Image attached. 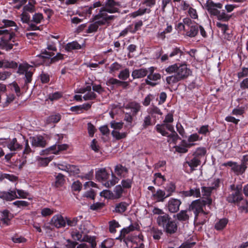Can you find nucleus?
Masks as SVG:
<instances>
[{
	"label": "nucleus",
	"mask_w": 248,
	"mask_h": 248,
	"mask_svg": "<svg viewBox=\"0 0 248 248\" xmlns=\"http://www.w3.org/2000/svg\"><path fill=\"white\" fill-rule=\"evenodd\" d=\"M108 86L113 85L115 87H122L124 89H126L129 86V83L125 80H120L116 78H111L106 82Z\"/></svg>",
	"instance_id": "16"
},
{
	"label": "nucleus",
	"mask_w": 248,
	"mask_h": 248,
	"mask_svg": "<svg viewBox=\"0 0 248 248\" xmlns=\"http://www.w3.org/2000/svg\"><path fill=\"white\" fill-rule=\"evenodd\" d=\"M181 79L176 74L173 76H169L166 78V81L168 84H171L176 83Z\"/></svg>",
	"instance_id": "55"
},
{
	"label": "nucleus",
	"mask_w": 248,
	"mask_h": 248,
	"mask_svg": "<svg viewBox=\"0 0 248 248\" xmlns=\"http://www.w3.org/2000/svg\"><path fill=\"white\" fill-rule=\"evenodd\" d=\"M205 7L211 17H215L221 22H227L232 17V15L222 9L223 4L220 2L215 3L212 0H207Z\"/></svg>",
	"instance_id": "3"
},
{
	"label": "nucleus",
	"mask_w": 248,
	"mask_h": 248,
	"mask_svg": "<svg viewBox=\"0 0 248 248\" xmlns=\"http://www.w3.org/2000/svg\"><path fill=\"white\" fill-rule=\"evenodd\" d=\"M81 216L72 218L66 217V222L67 225L69 226H75L77 225L78 222L79 221V219H81Z\"/></svg>",
	"instance_id": "48"
},
{
	"label": "nucleus",
	"mask_w": 248,
	"mask_h": 248,
	"mask_svg": "<svg viewBox=\"0 0 248 248\" xmlns=\"http://www.w3.org/2000/svg\"><path fill=\"white\" fill-rule=\"evenodd\" d=\"M82 242L88 243L91 248H96V237L90 236L87 234L84 235L82 238Z\"/></svg>",
	"instance_id": "31"
},
{
	"label": "nucleus",
	"mask_w": 248,
	"mask_h": 248,
	"mask_svg": "<svg viewBox=\"0 0 248 248\" xmlns=\"http://www.w3.org/2000/svg\"><path fill=\"white\" fill-rule=\"evenodd\" d=\"M34 71V69H33V67L31 66V68L29 69L25 73V83L28 84L31 82L32 80V77L33 75V71Z\"/></svg>",
	"instance_id": "49"
},
{
	"label": "nucleus",
	"mask_w": 248,
	"mask_h": 248,
	"mask_svg": "<svg viewBox=\"0 0 248 248\" xmlns=\"http://www.w3.org/2000/svg\"><path fill=\"white\" fill-rule=\"evenodd\" d=\"M222 166L224 167H231L232 171L237 175H242L245 173L248 168V166L244 165V163H241V164L239 165L236 162H233L232 161L225 162L222 164Z\"/></svg>",
	"instance_id": "7"
},
{
	"label": "nucleus",
	"mask_w": 248,
	"mask_h": 248,
	"mask_svg": "<svg viewBox=\"0 0 248 248\" xmlns=\"http://www.w3.org/2000/svg\"><path fill=\"white\" fill-rule=\"evenodd\" d=\"M61 119V115L59 113L51 115L47 117L46 122L48 124L57 123Z\"/></svg>",
	"instance_id": "47"
},
{
	"label": "nucleus",
	"mask_w": 248,
	"mask_h": 248,
	"mask_svg": "<svg viewBox=\"0 0 248 248\" xmlns=\"http://www.w3.org/2000/svg\"><path fill=\"white\" fill-rule=\"evenodd\" d=\"M188 141L191 144H193V146L197 145V143H195V142L197 141H201L202 140V137H200L198 133H193L190 135H189L188 138Z\"/></svg>",
	"instance_id": "44"
},
{
	"label": "nucleus",
	"mask_w": 248,
	"mask_h": 248,
	"mask_svg": "<svg viewBox=\"0 0 248 248\" xmlns=\"http://www.w3.org/2000/svg\"><path fill=\"white\" fill-rule=\"evenodd\" d=\"M173 120V114L169 113L166 115L163 123L157 124L155 129L162 136L167 137L171 139L172 142L175 144L178 140L181 139L175 131L173 125L171 124Z\"/></svg>",
	"instance_id": "2"
},
{
	"label": "nucleus",
	"mask_w": 248,
	"mask_h": 248,
	"mask_svg": "<svg viewBox=\"0 0 248 248\" xmlns=\"http://www.w3.org/2000/svg\"><path fill=\"white\" fill-rule=\"evenodd\" d=\"M13 217V215L7 209L0 213V226L5 227L10 225L11 220Z\"/></svg>",
	"instance_id": "8"
},
{
	"label": "nucleus",
	"mask_w": 248,
	"mask_h": 248,
	"mask_svg": "<svg viewBox=\"0 0 248 248\" xmlns=\"http://www.w3.org/2000/svg\"><path fill=\"white\" fill-rule=\"evenodd\" d=\"M114 245V242L111 239H107L103 241L100 246V248H110Z\"/></svg>",
	"instance_id": "56"
},
{
	"label": "nucleus",
	"mask_w": 248,
	"mask_h": 248,
	"mask_svg": "<svg viewBox=\"0 0 248 248\" xmlns=\"http://www.w3.org/2000/svg\"><path fill=\"white\" fill-rule=\"evenodd\" d=\"M18 71L17 72L19 74H25L29 69L31 68V66L30 65L28 64H20L18 65Z\"/></svg>",
	"instance_id": "54"
},
{
	"label": "nucleus",
	"mask_w": 248,
	"mask_h": 248,
	"mask_svg": "<svg viewBox=\"0 0 248 248\" xmlns=\"http://www.w3.org/2000/svg\"><path fill=\"white\" fill-rule=\"evenodd\" d=\"M106 8H103L105 12L109 13H115L118 12V8L115 7V6H119L120 5L119 2L116 1V0H106L105 3Z\"/></svg>",
	"instance_id": "12"
},
{
	"label": "nucleus",
	"mask_w": 248,
	"mask_h": 248,
	"mask_svg": "<svg viewBox=\"0 0 248 248\" xmlns=\"http://www.w3.org/2000/svg\"><path fill=\"white\" fill-rule=\"evenodd\" d=\"M133 183V177L132 178H124L121 182V186L125 189H131L132 184Z\"/></svg>",
	"instance_id": "40"
},
{
	"label": "nucleus",
	"mask_w": 248,
	"mask_h": 248,
	"mask_svg": "<svg viewBox=\"0 0 248 248\" xmlns=\"http://www.w3.org/2000/svg\"><path fill=\"white\" fill-rule=\"evenodd\" d=\"M67 170V171L73 172V174H78L80 172V170L78 166L73 165H67L66 167Z\"/></svg>",
	"instance_id": "61"
},
{
	"label": "nucleus",
	"mask_w": 248,
	"mask_h": 248,
	"mask_svg": "<svg viewBox=\"0 0 248 248\" xmlns=\"http://www.w3.org/2000/svg\"><path fill=\"white\" fill-rule=\"evenodd\" d=\"M65 180L64 179V175L62 174L59 173L57 176H55V182L54 186L57 188H59L63 186L65 183Z\"/></svg>",
	"instance_id": "37"
},
{
	"label": "nucleus",
	"mask_w": 248,
	"mask_h": 248,
	"mask_svg": "<svg viewBox=\"0 0 248 248\" xmlns=\"http://www.w3.org/2000/svg\"><path fill=\"white\" fill-rule=\"evenodd\" d=\"M113 192L115 200L121 198L123 194L125 192V190L121 186V185L115 186Z\"/></svg>",
	"instance_id": "36"
},
{
	"label": "nucleus",
	"mask_w": 248,
	"mask_h": 248,
	"mask_svg": "<svg viewBox=\"0 0 248 248\" xmlns=\"http://www.w3.org/2000/svg\"><path fill=\"white\" fill-rule=\"evenodd\" d=\"M206 149L205 147H198L196 149V151L193 153V156L201 160L202 158L206 154Z\"/></svg>",
	"instance_id": "34"
},
{
	"label": "nucleus",
	"mask_w": 248,
	"mask_h": 248,
	"mask_svg": "<svg viewBox=\"0 0 248 248\" xmlns=\"http://www.w3.org/2000/svg\"><path fill=\"white\" fill-rule=\"evenodd\" d=\"M24 148L23 151L22 157L24 158H26L27 155L33 152V151L29 145V140L28 139H25L24 138Z\"/></svg>",
	"instance_id": "43"
},
{
	"label": "nucleus",
	"mask_w": 248,
	"mask_h": 248,
	"mask_svg": "<svg viewBox=\"0 0 248 248\" xmlns=\"http://www.w3.org/2000/svg\"><path fill=\"white\" fill-rule=\"evenodd\" d=\"M111 178L112 179L107 181L105 184V186L107 187H110L112 186H114L117 184L120 181L119 177H117V175L111 170Z\"/></svg>",
	"instance_id": "38"
},
{
	"label": "nucleus",
	"mask_w": 248,
	"mask_h": 248,
	"mask_svg": "<svg viewBox=\"0 0 248 248\" xmlns=\"http://www.w3.org/2000/svg\"><path fill=\"white\" fill-rule=\"evenodd\" d=\"M133 116H134L131 114L130 113L126 112L124 113V121L127 123L125 125V127L128 129L132 128L134 126V125L132 124Z\"/></svg>",
	"instance_id": "39"
},
{
	"label": "nucleus",
	"mask_w": 248,
	"mask_h": 248,
	"mask_svg": "<svg viewBox=\"0 0 248 248\" xmlns=\"http://www.w3.org/2000/svg\"><path fill=\"white\" fill-rule=\"evenodd\" d=\"M109 174L105 168H102L97 170L95 173V177L97 180L105 183L108 181Z\"/></svg>",
	"instance_id": "19"
},
{
	"label": "nucleus",
	"mask_w": 248,
	"mask_h": 248,
	"mask_svg": "<svg viewBox=\"0 0 248 248\" xmlns=\"http://www.w3.org/2000/svg\"><path fill=\"white\" fill-rule=\"evenodd\" d=\"M227 201L231 203H238L243 200L242 190H237L230 194L227 197Z\"/></svg>",
	"instance_id": "11"
},
{
	"label": "nucleus",
	"mask_w": 248,
	"mask_h": 248,
	"mask_svg": "<svg viewBox=\"0 0 248 248\" xmlns=\"http://www.w3.org/2000/svg\"><path fill=\"white\" fill-rule=\"evenodd\" d=\"M129 70L126 68L120 71L118 75V78L122 80H126L129 77Z\"/></svg>",
	"instance_id": "50"
},
{
	"label": "nucleus",
	"mask_w": 248,
	"mask_h": 248,
	"mask_svg": "<svg viewBox=\"0 0 248 248\" xmlns=\"http://www.w3.org/2000/svg\"><path fill=\"white\" fill-rule=\"evenodd\" d=\"M100 195L106 199L115 200L113 194V192L109 190H105L101 192Z\"/></svg>",
	"instance_id": "58"
},
{
	"label": "nucleus",
	"mask_w": 248,
	"mask_h": 248,
	"mask_svg": "<svg viewBox=\"0 0 248 248\" xmlns=\"http://www.w3.org/2000/svg\"><path fill=\"white\" fill-rule=\"evenodd\" d=\"M202 161L197 158L193 156L189 161H186L185 164H187L190 168L191 171L196 170V168L201 164Z\"/></svg>",
	"instance_id": "26"
},
{
	"label": "nucleus",
	"mask_w": 248,
	"mask_h": 248,
	"mask_svg": "<svg viewBox=\"0 0 248 248\" xmlns=\"http://www.w3.org/2000/svg\"><path fill=\"white\" fill-rule=\"evenodd\" d=\"M81 48V45L76 41L68 43L64 46V49L67 52H71L72 50H78Z\"/></svg>",
	"instance_id": "29"
},
{
	"label": "nucleus",
	"mask_w": 248,
	"mask_h": 248,
	"mask_svg": "<svg viewBox=\"0 0 248 248\" xmlns=\"http://www.w3.org/2000/svg\"><path fill=\"white\" fill-rule=\"evenodd\" d=\"M43 19L44 16L42 14L40 13H35L32 16V19L31 21H33L36 24H39L41 22Z\"/></svg>",
	"instance_id": "64"
},
{
	"label": "nucleus",
	"mask_w": 248,
	"mask_h": 248,
	"mask_svg": "<svg viewBox=\"0 0 248 248\" xmlns=\"http://www.w3.org/2000/svg\"><path fill=\"white\" fill-rule=\"evenodd\" d=\"M202 197L211 198V194L213 191L209 186H202L201 187Z\"/></svg>",
	"instance_id": "52"
},
{
	"label": "nucleus",
	"mask_w": 248,
	"mask_h": 248,
	"mask_svg": "<svg viewBox=\"0 0 248 248\" xmlns=\"http://www.w3.org/2000/svg\"><path fill=\"white\" fill-rule=\"evenodd\" d=\"M122 67V65L118 62H114L109 67V73H112L118 71Z\"/></svg>",
	"instance_id": "57"
},
{
	"label": "nucleus",
	"mask_w": 248,
	"mask_h": 248,
	"mask_svg": "<svg viewBox=\"0 0 248 248\" xmlns=\"http://www.w3.org/2000/svg\"><path fill=\"white\" fill-rule=\"evenodd\" d=\"M52 224L58 228L64 227L66 224V220L62 216L56 215L52 217L51 220Z\"/></svg>",
	"instance_id": "20"
},
{
	"label": "nucleus",
	"mask_w": 248,
	"mask_h": 248,
	"mask_svg": "<svg viewBox=\"0 0 248 248\" xmlns=\"http://www.w3.org/2000/svg\"><path fill=\"white\" fill-rule=\"evenodd\" d=\"M18 67V63L13 61L4 62V67L6 68L16 69Z\"/></svg>",
	"instance_id": "59"
},
{
	"label": "nucleus",
	"mask_w": 248,
	"mask_h": 248,
	"mask_svg": "<svg viewBox=\"0 0 248 248\" xmlns=\"http://www.w3.org/2000/svg\"><path fill=\"white\" fill-rule=\"evenodd\" d=\"M184 52L180 47L175 46L172 47L171 52L169 54L170 58H174L176 60L179 61L182 58Z\"/></svg>",
	"instance_id": "25"
},
{
	"label": "nucleus",
	"mask_w": 248,
	"mask_h": 248,
	"mask_svg": "<svg viewBox=\"0 0 248 248\" xmlns=\"http://www.w3.org/2000/svg\"><path fill=\"white\" fill-rule=\"evenodd\" d=\"M148 70L146 68H140L134 70L132 73L131 76L133 79L141 78L147 76Z\"/></svg>",
	"instance_id": "22"
},
{
	"label": "nucleus",
	"mask_w": 248,
	"mask_h": 248,
	"mask_svg": "<svg viewBox=\"0 0 248 248\" xmlns=\"http://www.w3.org/2000/svg\"><path fill=\"white\" fill-rule=\"evenodd\" d=\"M30 139L32 146L44 148L46 144L44 137L41 135L30 137Z\"/></svg>",
	"instance_id": "14"
},
{
	"label": "nucleus",
	"mask_w": 248,
	"mask_h": 248,
	"mask_svg": "<svg viewBox=\"0 0 248 248\" xmlns=\"http://www.w3.org/2000/svg\"><path fill=\"white\" fill-rule=\"evenodd\" d=\"M228 223V219L226 218H223L219 219L215 225V229L217 231L223 230L227 226Z\"/></svg>",
	"instance_id": "35"
},
{
	"label": "nucleus",
	"mask_w": 248,
	"mask_h": 248,
	"mask_svg": "<svg viewBox=\"0 0 248 248\" xmlns=\"http://www.w3.org/2000/svg\"><path fill=\"white\" fill-rule=\"evenodd\" d=\"M190 70L186 64H179L176 75L182 80L187 78L190 75Z\"/></svg>",
	"instance_id": "13"
},
{
	"label": "nucleus",
	"mask_w": 248,
	"mask_h": 248,
	"mask_svg": "<svg viewBox=\"0 0 248 248\" xmlns=\"http://www.w3.org/2000/svg\"><path fill=\"white\" fill-rule=\"evenodd\" d=\"M164 232L167 234H172L175 233L178 229V225L175 221L172 218L162 227Z\"/></svg>",
	"instance_id": "10"
},
{
	"label": "nucleus",
	"mask_w": 248,
	"mask_h": 248,
	"mask_svg": "<svg viewBox=\"0 0 248 248\" xmlns=\"http://www.w3.org/2000/svg\"><path fill=\"white\" fill-rule=\"evenodd\" d=\"M128 205L129 204L127 203L126 202H121L116 204L115 210L113 211V212L120 214H122L126 210Z\"/></svg>",
	"instance_id": "33"
},
{
	"label": "nucleus",
	"mask_w": 248,
	"mask_h": 248,
	"mask_svg": "<svg viewBox=\"0 0 248 248\" xmlns=\"http://www.w3.org/2000/svg\"><path fill=\"white\" fill-rule=\"evenodd\" d=\"M189 27V30L186 32V35L191 38L195 37L199 32V24L196 23Z\"/></svg>",
	"instance_id": "30"
},
{
	"label": "nucleus",
	"mask_w": 248,
	"mask_h": 248,
	"mask_svg": "<svg viewBox=\"0 0 248 248\" xmlns=\"http://www.w3.org/2000/svg\"><path fill=\"white\" fill-rule=\"evenodd\" d=\"M7 146L11 151H19L22 148V145L17 142L16 138L10 140L7 144Z\"/></svg>",
	"instance_id": "23"
},
{
	"label": "nucleus",
	"mask_w": 248,
	"mask_h": 248,
	"mask_svg": "<svg viewBox=\"0 0 248 248\" xmlns=\"http://www.w3.org/2000/svg\"><path fill=\"white\" fill-rule=\"evenodd\" d=\"M151 10L150 8H140L138 10L132 13L131 14V17L133 18H135L138 16H140L144 15L145 13L149 14L151 12Z\"/></svg>",
	"instance_id": "42"
},
{
	"label": "nucleus",
	"mask_w": 248,
	"mask_h": 248,
	"mask_svg": "<svg viewBox=\"0 0 248 248\" xmlns=\"http://www.w3.org/2000/svg\"><path fill=\"white\" fill-rule=\"evenodd\" d=\"M177 219L180 221H186L189 219V216L186 213V211L182 210L176 215Z\"/></svg>",
	"instance_id": "51"
},
{
	"label": "nucleus",
	"mask_w": 248,
	"mask_h": 248,
	"mask_svg": "<svg viewBox=\"0 0 248 248\" xmlns=\"http://www.w3.org/2000/svg\"><path fill=\"white\" fill-rule=\"evenodd\" d=\"M181 193L182 196L184 197L194 196L196 198H200L201 196L199 188H190L189 190L183 191Z\"/></svg>",
	"instance_id": "21"
},
{
	"label": "nucleus",
	"mask_w": 248,
	"mask_h": 248,
	"mask_svg": "<svg viewBox=\"0 0 248 248\" xmlns=\"http://www.w3.org/2000/svg\"><path fill=\"white\" fill-rule=\"evenodd\" d=\"M188 210L194 213L195 221L198 220L200 214H202L204 215H207L208 214V212H205L203 210L201 203H200V199L193 201L189 205Z\"/></svg>",
	"instance_id": "6"
},
{
	"label": "nucleus",
	"mask_w": 248,
	"mask_h": 248,
	"mask_svg": "<svg viewBox=\"0 0 248 248\" xmlns=\"http://www.w3.org/2000/svg\"><path fill=\"white\" fill-rule=\"evenodd\" d=\"M171 217L168 214H163L162 215H159L156 221L158 225L160 227H163L169 221Z\"/></svg>",
	"instance_id": "27"
},
{
	"label": "nucleus",
	"mask_w": 248,
	"mask_h": 248,
	"mask_svg": "<svg viewBox=\"0 0 248 248\" xmlns=\"http://www.w3.org/2000/svg\"><path fill=\"white\" fill-rule=\"evenodd\" d=\"M111 135L114 138L116 139V140H120L126 138L127 135V133H120L119 131L114 130L112 131Z\"/></svg>",
	"instance_id": "53"
},
{
	"label": "nucleus",
	"mask_w": 248,
	"mask_h": 248,
	"mask_svg": "<svg viewBox=\"0 0 248 248\" xmlns=\"http://www.w3.org/2000/svg\"><path fill=\"white\" fill-rule=\"evenodd\" d=\"M153 197L157 202H163L165 199L168 197H166L165 192L161 189H158L156 192L153 194Z\"/></svg>",
	"instance_id": "32"
},
{
	"label": "nucleus",
	"mask_w": 248,
	"mask_h": 248,
	"mask_svg": "<svg viewBox=\"0 0 248 248\" xmlns=\"http://www.w3.org/2000/svg\"><path fill=\"white\" fill-rule=\"evenodd\" d=\"M161 76L159 73H156L151 75H147V78L145 79V82L148 85L151 87H155L158 84V82L156 81L160 80Z\"/></svg>",
	"instance_id": "17"
},
{
	"label": "nucleus",
	"mask_w": 248,
	"mask_h": 248,
	"mask_svg": "<svg viewBox=\"0 0 248 248\" xmlns=\"http://www.w3.org/2000/svg\"><path fill=\"white\" fill-rule=\"evenodd\" d=\"M176 186L175 184L172 182L167 184L165 190L167 192L166 197H170L172 195V193L175 191Z\"/></svg>",
	"instance_id": "45"
},
{
	"label": "nucleus",
	"mask_w": 248,
	"mask_h": 248,
	"mask_svg": "<svg viewBox=\"0 0 248 248\" xmlns=\"http://www.w3.org/2000/svg\"><path fill=\"white\" fill-rule=\"evenodd\" d=\"M18 27L12 20L3 19L0 21V35H1L0 46L6 51L11 50L14 46H18L16 42V32Z\"/></svg>",
	"instance_id": "1"
},
{
	"label": "nucleus",
	"mask_w": 248,
	"mask_h": 248,
	"mask_svg": "<svg viewBox=\"0 0 248 248\" xmlns=\"http://www.w3.org/2000/svg\"><path fill=\"white\" fill-rule=\"evenodd\" d=\"M53 52L47 51L46 49L42 50L41 54L39 57H41L44 61H48L49 64H52L62 60L64 59V55L61 53H58L54 56Z\"/></svg>",
	"instance_id": "5"
},
{
	"label": "nucleus",
	"mask_w": 248,
	"mask_h": 248,
	"mask_svg": "<svg viewBox=\"0 0 248 248\" xmlns=\"http://www.w3.org/2000/svg\"><path fill=\"white\" fill-rule=\"evenodd\" d=\"M104 11V9L101 8L98 14L93 16V20L95 21L99 26L105 25L109 26L110 21L113 20L115 17L114 16L108 15L106 13L103 12Z\"/></svg>",
	"instance_id": "4"
},
{
	"label": "nucleus",
	"mask_w": 248,
	"mask_h": 248,
	"mask_svg": "<svg viewBox=\"0 0 248 248\" xmlns=\"http://www.w3.org/2000/svg\"><path fill=\"white\" fill-rule=\"evenodd\" d=\"M140 104L136 102H132L128 104L125 107L126 109H130L133 116H136L140 109Z\"/></svg>",
	"instance_id": "28"
},
{
	"label": "nucleus",
	"mask_w": 248,
	"mask_h": 248,
	"mask_svg": "<svg viewBox=\"0 0 248 248\" xmlns=\"http://www.w3.org/2000/svg\"><path fill=\"white\" fill-rule=\"evenodd\" d=\"M148 113L151 115V116L154 119L155 121L156 119H159V118L157 117L158 115L162 116L163 113L161 110L156 106L153 105L148 109ZM155 122L154 123L155 124Z\"/></svg>",
	"instance_id": "24"
},
{
	"label": "nucleus",
	"mask_w": 248,
	"mask_h": 248,
	"mask_svg": "<svg viewBox=\"0 0 248 248\" xmlns=\"http://www.w3.org/2000/svg\"><path fill=\"white\" fill-rule=\"evenodd\" d=\"M181 203L182 202L180 200L170 198L167 204L168 210L170 213H176L179 210V207Z\"/></svg>",
	"instance_id": "9"
},
{
	"label": "nucleus",
	"mask_w": 248,
	"mask_h": 248,
	"mask_svg": "<svg viewBox=\"0 0 248 248\" xmlns=\"http://www.w3.org/2000/svg\"><path fill=\"white\" fill-rule=\"evenodd\" d=\"M212 198L202 197V200L200 199V203H201L203 208L206 205H207L208 207L212 205Z\"/></svg>",
	"instance_id": "62"
},
{
	"label": "nucleus",
	"mask_w": 248,
	"mask_h": 248,
	"mask_svg": "<svg viewBox=\"0 0 248 248\" xmlns=\"http://www.w3.org/2000/svg\"><path fill=\"white\" fill-rule=\"evenodd\" d=\"M105 206L104 202H97L91 205L90 207V209L93 211H98L103 209Z\"/></svg>",
	"instance_id": "63"
},
{
	"label": "nucleus",
	"mask_w": 248,
	"mask_h": 248,
	"mask_svg": "<svg viewBox=\"0 0 248 248\" xmlns=\"http://www.w3.org/2000/svg\"><path fill=\"white\" fill-rule=\"evenodd\" d=\"M99 26L96 23L95 21L90 24L88 29L86 31V32L87 33H91L93 32H96L98 29Z\"/></svg>",
	"instance_id": "60"
},
{
	"label": "nucleus",
	"mask_w": 248,
	"mask_h": 248,
	"mask_svg": "<svg viewBox=\"0 0 248 248\" xmlns=\"http://www.w3.org/2000/svg\"><path fill=\"white\" fill-rule=\"evenodd\" d=\"M114 173L121 178H125L128 173V169L121 164H118L114 167Z\"/></svg>",
	"instance_id": "15"
},
{
	"label": "nucleus",
	"mask_w": 248,
	"mask_h": 248,
	"mask_svg": "<svg viewBox=\"0 0 248 248\" xmlns=\"http://www.w3.org/2000/svg\"><path fill=\"white\" fill-rule=\"evenodd\" d=\"M0 198L7 201H11L18 198L16 193V190L10 189L8 191H2L0 192Z\"/></svg>",
	"instance_id": "18"
},
{
	"label": "nucleus",
	"mask_w": 248,
	"mask_h": 248,
	"mask_svg": "<svg viewBox=\"0 0 248 248\" xmlns=\"http://www.w3.org/2000/svg\"><path fill=\"white\" fill-rule=\"evenodd\" d=\"M109 224V231L112 233H115L116 232V229L120 227L119 222L115 219L110 221Z\"/></svg>",
	"instance_id": "46"
},
{
	"label": "nucleus",
	"mask_w": 248,
	"mask_h": 248,
	"mask_svg": "<svg viewBox=\"0 0 248 248\" xmlns=\"http://www.w3.org/2000/svg\"><path fill=\"white\" fill-rule=\"evenodd\" d=\"M49 153H51L53 154H59V150L58 149V145L55 144L53 145L50 147L45 149L43 150L40 155H47L49 154Z\"/></svg>",
	"instance_id": "41"
}]
</instances>
